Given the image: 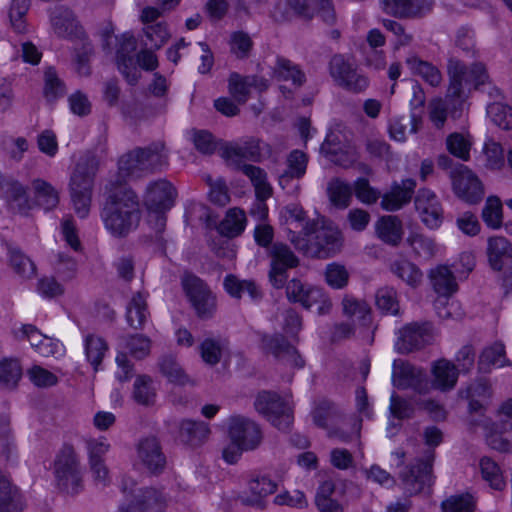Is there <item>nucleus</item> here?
<instances>
[{
    "mask_svg": "<svg viewBox=\"0 0 512 512\" xmlns=\"http://www.w3.org/2000/svg\"><path fill=\"white\" fill-rule=\"evenodd\" d=\"M106 187L108 195L101 210L105 228L115 237H126L135 230L141 220V210L137 194L126 186Z\"/></svg>",
    "mask_w": 512,
    "mask_h": 512,
    "instance_id": "f257e3e1",
    "label": "nucleus"
},
{
    "mask_svg": "<svg viewBox=\"0 0 512 512\" xmlns=\"http://www.w3.org/2000/svg\"><path fill=\"white\" fill-rule=\"evenodd\" d=\"M289 239L299 252L311 258L332 257L342 246L340 230L324 218L306 222L299 234L290 231Z\"/></svg>",
    "mask_w": 512,
    "mask_h": 512,
    "instance_id": "f03ea898",
    "label": "nucleus"
},
{
    "mask_svg": "<svg viewBox=\"0 0 512 512\" xmlns=\"http://www.w3.org/2000/svg\"><path fill=\"white\" fill-rule=\"evenodd\" d=\"M168 165V155L162 142H155L145 148L137 147L118 160V174L112 181L114 186H124L128 179L161 171Z\"/></svg>",
    "mask_w": 512,
    "mask_h": 512,
    "instance_id": "7ed1b4c3",
    "label": "nucleus"
},
{
    "mask_svg": "<svg viewBox=\"0 0 512 512\" xmlns=\"http://www.w3.org/2000/svg\"><path fill=\"white\" fill-rule=\"evenodd\" d=\"M99 169V158L87 151L78 160L70 177V195L75 212L85 218L90 211L94 179Z\"/></svg>",
    "mask_w": 512,
    "mask_h": 512,
    "instance_id": "20e7f679",
    "label": "nucleus"
},
{
    "mask_svg": "<svg viewBox=\"0 0 512 512\" xmlns=\"http://www.w3.org/2000/svg\"><path fill=\"white\" fill-rule=\"evenodd\" d=\"M447 73L449 76L447 97L460 103L473 89H479L488 79L484 64L477 62L468 68L465 63L454 57L448 60Z\"/></svg>",
    "mask_w": 512,
    "mask_h": 512,
    "instance_id": "39448f33",
    "label": "nucleus"
},
{
    "mask_svg": "<svg viewBox=\"0 0 512 512\" xmlns=\"http://www.w3.org/2000/svg\"><path fill=\"white\" fill-rule=\"evenodd\" d=\"M54 476L57 488L68 495L83 490V474L79 457L71 445L65 444L54 460Z\"/></svg>",
    "mask_w": 512,
    "mask_h": 512,
    "instance_id": "423d86ee",
    "label": "nucleus"
},
{
    "mask_svg": "<svg viewBox=\"0 0 512 512\" xmlns=\"http://www.w3.org/2000/svg\"><path fill=\"white\" fill-rule=\"evenodd\" d=\"M433 461L434 451L429 450L424 458L417 459L415 463L406 466L400 472L402 488L407 496H414L425 490H430L433 484Z\"/></svg>",
    "mask_w": 512,
    "mask_h": 512,
    "instance_id": "0eeeda50",
    "label": "nucleus"
},
{
    "mask_svg": "<svg viewBox=\"0 0 512 512\" xmlns=\"http://www.w3.org/2000/svg\"><path fill=\"white\" fill-rule=\"evenodd\" d=\"M254 406L260 414L264 415L279 430L286 431L293 423L292 408L288 401L275 392H259Z\"/></svg>",
    "mask_w": 512,
    "mask_h": 512,
    "instance_id": "6e6552de",
    "label": "nucleus"
},
{
    "mask_svg": "<svg viewBox=\"0 0 512 512\" xmlns=\"http://www.w3.org/2000/svg\"><path fill=\"white\" fill-rule=\"evenodd\" d=\"M267 256L270 259L269 281L274 288L281 289L287 281L288 270L298 267L300 260L290 246L283 242H274L267 249Z\"/></svg>",
    "mask_w": 512,
    "mask_h": 512,
    "instance_id": "1a4fd4ad",
    "label": "nucleus"
},
{
    "mask_svg": "<svg viewBox=\"0 0 512 512\" xmlns=\"http://www.w3.org/2000/svg\"><path fill=\"white\" fill-rule=\"evenodd\" d=\"M182 286L196 315L202 320L212 318L216 311V297L209 287L193 274L184 275Z\"/></svg>",
    "mask_w": 512,
    "mask_h": 512,
    "instance_id": "9d476101",
    "label": "nucleus"
},
{
    "mask_svg": "<svg viewBox=\"0 0 512 512\" xmlns=\"http://www.w3.org/2000/svg\"><path fill=\"white\" fill-rule=\"evenodd\" d=\"M455 195L468 204L479 203L484 196V188L478 177L463 164L450 171Z\"/></svg>",
    "mask_w": 512,
    "mask_h": 512,
    "instance_id": "9b49d317",
    "label": "nucleus"
},
{
    "mask_svg": "<svg viewBox=\"0 0 512 512\" xmlns=\"http://www.w3.org/2000/svg\"><path fill=\"white\" fill-rule=\"evenodd\" d=\"M395 348L400 354L420 350L432 341V325L429 322H413L398 331Z\"/></svg>",
    "mask_w": 512,
    "mask_h": 512,
    "instance_id": "f8f14e48",
    "label": "nucleus"
},
{
    "mask_svg": "<svg viewBox=\"0 0 512 512\" xmlns=\"http://www.w3.org/2000/svg\"><path fill=\"white\" fill-rule=\"evenodd\" d=\"M392 381L398 389L411 388L420 394L428 392L430 388L426 371L402 360L393 363Z\"/></svg>",
    "mask_w": 512,
    "mask_h": 512,
    "instance_id": "ddd939ff",
    "label": "nucleus"
},
{
    "mask_svg": "<svg viewBox=\"0 0 512 512\" xmlns=\"http://www.w3.org/2000/svg\"><path fill=\"white\" fill-rule=\"evenodd\" d=\"M320 152L331 162L343 168L352 166L358 159V153L339 132H329L320 147Z\"/></svg>",
    "mask_w": 512,
    "mask_h": 512,
    "instance_id": "4468645a",
    "label": "nucleus"
},
{
    "mask_svg": "<svg viewBox=\"0 0 512 512\" xmlns=\"http://www.w3.org/2000/svg\"><path fill=\"white\" fill-rule=\"evenodd\" d=\"M262 142L255 137H249L240 143H230L222 148L221 156L226 162L239 168L240 165H245L242 160L251 162H261L262 160Z\"/></svg>",
    "mask_w": 512,
    "mask_h": 512,
    "instance_id": "2eb2a0df",
    "label": "nucleus"
},
{
    "mask_svg": "<svg viewBox=\"0 0 512 512\" xmlns=\"http://www.w3.org/2000/svg\"><path fill=\"white\" fill-rule=\"evenodd\" d=\"M414 204L422 223L429 229H437L444 219L442 205L437 195L426 188L419 189Z\"/></svg>",
    "mask_w": 512,
    "mask_h": 512,
    "instance_id": "dca6fc26",
    "label": "nucleus"
},
{
    "mask_svg": "<svg viewBox=\"0 0 512 512\" xmlns=\"http://www.w3.org/2000/svg\"><path fill=\"white\" fill-rule=\"evenodd\" d=\"M229 437L234 443L245 450H254L262 440L259 426L252 420L242 416L229 419Z\"/></svg>",
    "mask_w": 512,
    "mask_h": 512,
    "instance_id": "f3484780",
    "label": "nucleus"
},
{
    "mask_svg": "<svg viewBox=\"0 0 512 512\" xmlns=\"http://www.w3.org/2000/svg\"><path fill=\"white\" fill-rule=\"evenodd\" d=\"M177 190L166 179L149 183L144 196V203L149 211L167 212L174 204Z\"/></svg>",
    "mask_w": 512,
    "mask_h": 512,
    "instance_id": "a211bd4d",
    "label": "nucleus"
},
{
    "mask_svg": "<svg viewBox=\"0 0 512 512\" xmlns=\"http://www.w3.org/2000/svg\"><path fill=\"white\" fill-rule=\"evenodd\" d=\"M458 395L468 401L469 414L486 411L493 396L492 384L486 377H477L466 387L461 388Z\"/></svg>",
    "mask_w": 512,
    "mask_h": 512,
    "instance_id": "6ab92c4d",
    "label": "nucleus"
},
{
    "mask_svg": "<svg viewBox=\"0 0 512 512\" xmlns=\"http://www.w3.org/2000/svg\"><path fill=\"white\" fill-rule=\"evenodd\" d=\"M137 41L134 36L124 34L116 51V62L118 70L124 76L128 84L135 85L140 77L133 57Z\"/></svg>",
    "mask_w": 512,
    "mask_h": 512,
    "instance_id": "aec40b11",
    "label": "nucleus"
},
{
    "mask_svg": "<svg viewBox=\"0 0 512 512\" xmlns=\"http://www.w3.org/2000/svg\"><path fill=\"white\" fill-rule=\"evenodd\" d=\"M383 10L396 18H420L429 13L434 0H381Z\"/></svg>",
    "mask_w": 512,
    "mask_h": 512,
    "instance_id": "412c9836",
    "label": "nucleus"
},
{
    "mask_svg": "<svg viewBox=\"0 0 512 512\" xmlns=\"http://www.w3.org/2000/svg\"><path fill=\"white\" fill-rule=\"evenodd\" d=\"M416 181L412 178L394 181L390 190L383 194L380 206L385 211H397L408 204L414 194Z\"/></svg>",
    "mask_w": 512,
    "mask_h": 512,
    "instance_id": "4be33fe9",
    "label": "nucleus"
},
{
    "mask_svg": "<svg viewBox=\"0 0 512 512\" xmlns=\"http://www.w3.org/2000/svg\"><path fill=\"white\" fill-rule=\"evenodd\" d=\"M137 455L151 473L160 474L165 469L166 457L156 437L149 436L141 439L137 445Z\"/></svg>",
    "mask_w": 512,
    "mask_h": 512,
    "instance_id": "5701e85b",
    "label": "nucleus"
},
{
    "mask_svg": "<svg viewBox=\"0 0 512 512\" xmlns=\"http://www.w3.org/2000/svg\"><path fill=\"white\" fill-rule=\"evenodd\" d=\"M49 16L52 28L59 37L80 38L83 35L82 27L69 8L62 5L55 6L49 10Z\"/></svg>",
    "mask_w": 512,
    "mask_h": 512,
    "instance_id": "b1692460",
    "label": "nucleus"
},
{
    "mask_svg": "<svg viewBox=\"0 0 512 512\" xmlns=\"http://www.w3.org/2000/svg\"><path fill=\"white\" fill-rule=\"evenodd\" d=\"M287 299L292 303H299L305 309H310L312 305L318 303L324 296L322 289L304 284L301 280L293 278L286 281L284 285Z\"/></svg>",
    "mask_w": 512,
    "mask_h": 512,
    "instance_id": "393cba45",
    "label": "nucleus"
},
{
    "mask_svg": "<svg viewBox=\"0 0 512 512\" xmlns=\"http://www.w3.org/2000/svg\"><path fill=\"white\" fill-rule=\"evenodd\" d=\"M248 487L250 495L240 497L241 503L246 506L264 509V499L276 491L277 484L269 477L262 475L251 478Z\"/></svg>",
    "mask_w": 512,
    "mask_h": 512,
    "instance_id": "a878e982",
    "label": "nucleus"
},
{
    "mask_svg": "<svg viewBox=\"0 0 512 512\" xmlns=\"http://www.w3.org/2000/svg\"><path fill=\"white\" fill-rule=\"evenodd\" d=\"M210 434L209 425L203 421L184 419L179 423V439L192 448L203 445Z\"/></svg>",
    "mask_w": 512,
    "mask_h": 512,
    "instance_id": "bb28decb",
    "label": "nucleus"
},
{
    "mask_svg": "<svg viewBox=\"0 0 512 512\" xmlns=\"http://www.w3.org/2000/svg\"><path fill=\"white\" fill-rule=\"evenodd\" d=\"M375 230L380 240L393 247L401 243L404 234L402 221L395 215L381 216L375 223Z\"/></svg>",
    "mask_w": 512,
    "mask_h": 512,
    "instance_id": "cd10ccee",
    "label": "nucleus"
},
{
    "mask_svg": "<svg viewBox=\"0 0 512 512\" xmlns=\"http://www.w3.org/2000/svg\"><path fill=\"white\" fill-rule=\"evenodd\" d=\"M9 259V263L13 271L24 279H31L36 275L35 263L14 243L4 241Z\"/></svg>",
    "mask_w": 512,
    "mask_h": 512,
    "instance_id": "c85d7f7f",
    "label": "nucleus"
},
{
    "mask_svg": "<svg viewBox=\"0 0 512 512\" xmlns=\"http://www.w3.org/2000/svg\"><path fill=\"white\" fill-rule=\"evenodd\" d=\"M488 262L494 271H501L504 263L512 259V244L503 236H493L487 241Z\"/></svg>",
    "mask_w": 512,
    "mask_h": 512,
    "instance_id": "c756f323",
    "label": "nucleus"
},
{
    "mask_svg": "<svg viewBox=\"0 0 512 512\" xmlns=\"http://www.w3.org/2000/svg\"><path fill=\"white\" fill-rule=\"evenodd\" d=\"M432 374L434 376V387L441 391H449L457 384L459 370L451 361L440 359L433 363Z\"/></svg>",
    "mask_w": 512,
    "mask_h": 512,
    "instance_id": "7c9ffc66",
    "label": "nucleus"
},
{
    "mask_svg": "<svg viewBox=\"0 0 512 512\" xmlns=\"http://www.w3.org/2000/svg\"><path fill=\"white\" fill-rule=\"evenodd\" d=\"M25 502L19 489L0 472V512H21Z\"/></svg>",
    "mask_w": 512,
    "mask_h": 512,
    "instance_id": "2f4dec72",
    "label": "nucleus"
},
{
    "mask_svg": "<svg viewBox=\"0 0 512 512\" xmlns=\"http://www.w3.org/2000/svg\"><path fill=\"white\" fill-rule=\"evenodd\" d=\"M150 317L146 298L142 293H135L126 307L127 324L135 330H142Z\"/></svg>",
    "mask_w": 512,
    "mask_h": 512,
    "instance_id": "473e14b6",
    "label": "nucleus"
},
{
    "mask_svg": "<svg viewBox=\"0 0 512 512\" xmlns=\"http://www.w3.org/2000/svg\"><path fill=\"white\" fill-rule=\"evenodd\" d=\"M224 289L233 298L240 299L243 292H247L253 301H259L263 297V292L253 280H240L233 274L224 278Z\"/></svg>",
    "mask_w": 512,
    "mask_h": 512,
    "instance_id": "72a5a7b5",
    "label": "nucleus"
},
{
    "mask_svg": "<svg viewBox=\"0 0 512 512\" xmlns=\"http://www.w3.org/2000/svg\"><path fill=\"white\" fill-rule=\"evenodd\" d=\"M273 76L279 81H291L295 87H301L306 82V75L300 66L282 56L276 58Z\"/></svg>",
    "mask_w": 512,
    "mask_h": 512,
    "instance_id": "f704fd0d",
    "label": "nucleus"
},
{
    "mask_svg": "<svg viewBox=\"0 0 512 512\" xmlns=\"http://www.w3.org/2000/svg\"><path fill=\"white\" fill-rule=\"evenodd\" d=\"M131 497L144 512H156L166 506L167 498L162 491L149 487L131 490Z\"/></svg>",
    "mask_w": 512,
    "mask_h": 512,
    "instance_id": "c9c22d12",
    "label": "nucleus"
},
{
    "mask_svg": "<svg viewBox=\"0 0 512 512\" xmlns=\"http://www.w3.org/2000/svg\"><path fill=\"white\" fill-rule=\"evenodd\" d=\"M430 279L438 297L451 296L458 289L453 272L444 265H440L430 272Z\"/></svg>",
    "mask_w": 512,
    "mask_h": 512,
    "instance_id": "e433bc0d",
    "label": "nucleus"
},
{
    "mask_svg": "<svg viewBox=\"0 0 512 512\" xmlns=\"http://www.w3.org/2000/svg\"><path fill=\"white\" fill-rule=\"evenodd\" d=\"M505 357V347L501 342H495L491 346L483 349L478 360V370L480 373H489L493 366L503 367L511 365Z\"/></svg>",
    "mask_w": 512,
    "mask_h": 512,
    "instance_id": "4c0bfd02",
    "label": "nucleus"
},
{
    "mask_svg": "<svg viewBox=\"0 0 512 512\" xmlns=\"http://www.w3.org/2000/svg\"><path fill=\"white\" fill-rule=\"evenodd\" d=\"M2 188L10 208L21 214L27 213L30 209V204L25 187L18 181H8L4 182Z\"/></svg>",
    "mask_w": 512,
    "mask_h": 512,
    "instance_id": "58836bf2",
    "label": "nucleus"
},
{
    "mask_svg": "<svg viewBox=\"0 0 512 512\" xmlns=\"http://www.w3.org/2000/svg\"><path fill=\"white\" fill-rule=\"evenodd\" d=\"M406 64L413 74L419 75L432 87H437L441 83L442 74L432 63L421 60L417 56H410L406 59Z\"/></svg>",
    "mask_w": 512,
    "mask_h": 512,
    "instance_id": "ea45409f",
    "label": "nucleus"
},
{
    "mask_svg": "<svg viewBox=\"0 0 512 512\" xmlns=\"http://www.w3.org/2000/svg\"><path fill=\"white\" fill-rule=\"evenodd\" d=\"M390 271L393 275L411 287H417L421 283L423 277L421 270L407 259H397L392 261L390 264Z\"/></svg>",
    "mask_w": 512,
    "mask_h": 512,
    "instance_id": "a19ab883",
    "label": "nucleus"
},
{
    "mask_svg": "<svg viewBox=\"0 0 512 512\" xmlns=\"http://www.w3.org/2000/svg\"><path fill=\"white\" fill-rule=\"evenodd\" d=\"M342 310L347 317H357L362 326L368 327L371 324V307L364 300L345 295L342 299Z\"/></svg>",
    "mask_w": 512,
    "mask_h": 512,
    "instance_id": "79ce46f5",
    "label": "nucleus"
},
{
    "mask_svg": "<svg viewBox=\"0 0 512 512\" xmlns=\"http://www.w3.org/2000/svg\"><path fill=\"white\" fill-rule=\"evenodd\" d=\"M245 213L238 208H232L218 226V232L221 236L234 238L239 236L245 229Z\"/></svg>",
    "mask_w": 512,
    "mask_h": 512,
    "instance_id": "37998d69",
    "label": "nucleus"
},
{
    "mask_svg": "<svg viewBox=\"0 0 512 512\" xmlns=\"http://www.w3.org/2000/svg\"><path fill=\"white\" fill-rule=\"evenodd\" d=\"M157 397L153 380L148 375L137 376L133 384L132 398L139 405L152 406Z\"/></svg>",
    "mask_w": 512,
    "mask_h": 512,
    "instance_id": "c03bdc74",
    "label": "nucleus"
},
{
    "mask_svg": "<svg viewBox=\"0 0 512 512\" xmlns=\"http://www.w3.org/2000/svg\"><path fill=\"white\" fill-rule=\"evenodd\" d=\"M479 468L482 479L490 488L498 491L504 490L506 481L500 466L490 457H482L479 461Z\"/></svg>",
    "mask_w": 512,
    "mask_h": 512,
    "instance_id": "a18cd8bd",
    "label": "nucleus"
},
{
    "mask_svg": "<svg viewBox=\"0 0 512 512\" xmlns=\"http://www.w3.org/2000/svg\"><path fill=\"white\" fill-rule=\"evenodd\" d=\"M84 346L87 361L92 365L94 371H98L108 351L107 342L100 336L88 334L84 339Z\"/></svg>",
    "mask_w": 512,
    "mask_h": 512,
    "instance_id": "49530a36",
    "label": "nucleus"
},
{
    "mask_svg": "<svg viewBox=\"0 0 512 512\" xmlns=\"http://www.w3.org/2000/svg\"><path fill=\"white\" fill-rule=\"evenodd\" d=\"M291 347L292 345L283 334H263L261 337V349L263 352L272 354L276 359L284 360Z\"/></svg>",
    "mask_w": 512,
    "mask_h": 512,
    "instance_id": "de8ad7c7",
    "label": "nucleus"
},
{
    "mask_svg": "<svg viewBox=\"0 0 512 512\" xmlns=\"http://www.w3.org/2000/svg\"><path fill=\"white\" fill-rule=\"evenodd\" d=\"M159 369L161 374L171 383L177 385H186L192 383L189 376L184 372L177 360L171 356H163L159 359Z\"/></svg>",
    "mask_w": 512,
    "mask_h": 512,
    "instance_id": "09e8293b",
    "label": "nucleus"
},
{
    "mask_svg": "<svg viewBox=\"0 0 512 512\" xmlns=\"http://www.w3.org/2000/svg\"><path fill=\"white\" fill-rule=\"evenodd\" d=\"M327 193L329 200L335 207L345 209L351 203L353 187L350 184L336 178L328 184Z\"/></svg>",
    "mask_w": 512,
    "mask_h": 512,
    "instance_id": "8fccbe9b",
    "label": "nucleus"
},
{
    "mask_svg": "<svg viewBox=\"0 0 512 512\" xmlns=\"http://www.w3.org/2000/svg\"><path fill=\"white\" fill-rule=\"evenodd\" d=\"M121 343L129 354L137 360H142L150 354L151 340L144 334L137 333L122 336Z\"/></svg>",
    "mask_w": 512,
    "mask_h": 512,
    "instance_id": "3c124183",
    "label": "nucleus"
},
{
    "mask_svg": "<svg viewBox=\"0 0 512 512\" xmlns=\"http://www.w3.org/2000/svg\"><path fill=\"white\" fill-rule=\"evenodd\" d=\"M32 185L35 191L36 202L39 206L48 211L58 205V192L50 183L42 179H35Z\"/></svg>",
    "mask_w": 512,
    "mask_h": 512,
    "instance_id": "603ef678",
    "label": "nucleus"
},
{
    "mask_svg": "<svg viewBox=\"0 0 512 512\" xmlns=\"http://www.w3.org/2000/svg\"><path fill=\"white\" fill-rule=\"evenodd\" d=\"M481 218L491 229H499L503 223L502 202L497 196H489L482 209Z\"/></svg>",
    "mask_w": 512,
    "mask_h": 512,
    "instance_id": "864d4df0",
    "label": "nucleus"
},
{
    "mask_svg": "<svg viewBox=\"0 0 512 512\" xmlns=\"http://www.w3.org/2000/svg\"><path fill=\"white\" fill-rule=\"evenodd\" d=\"M22 377V367L17 358L0 360V383L8 388H15Z\"/></svg>",
    "mask_w": 512,
    "mask_h": 512,
    "instance_id": "5fc2aeb1",
    "label": "nucleus"
},
{
    "mask_svg": "<svg viewBox=\"0 0 512 512\" xmlns=\"http://www.w3.org/2000/svg\"><path fill=\"white\" fill-rule=\"evenodd\" d=\"M416 257L423 260L432 259L437 252V245L434 240L423 234H415L407 239Z\"/></svg>",
    "mask_w": 512,
    "mask_h": 512,
    "instance_id": "6e6d98bb",
    "label": "nucleus"
},
{
    "mask_svg": "<svg viewBox=\"0 0 512 512\" xmlns=\"http://www.w3.org/2000/svg\"><path fill=\"white\" fill-rule=\"evenodd\" d=\"M376 306L383 313L398 315L399 314V301L397 291L393 287L379 288L375 295Z\"/></svg>",
    "mask_w": 512,
    "mask_h": 512,
    "instance_id": "4d7b16f0",
    "label": "nucleus"
},
{
    "mask_svg": "<svg viewBox=\"0 0 512 512\" xmlns=\"http://www.w3.org/2000/svg\"><path fill=\"white\" fill-rule=\"evenodd\" d=\"M487 115L498 127L509 130L512 128V107L501 102H493L487 106Z\"/></svg>",
    "mask_w": 512,
    "mask_h": 512,
    "instance_id": "13d9d810",
    "label": "nucleus"
},
{
    "mask_svg": "<svg viewBox=\"0 0 512 512\" xmlns=\"http://www.w3.org/2000/svg\"><path fill=\"white\" fill-rule=\"evenodd\" d=\"M44 96L48 101L63 97L66 93L64 82L58 77L54 68L49 67L44 74Z\"/></svg>",
    "mask_w": 512,
    "mask_h": 512,
    "instance_id": "bf43d9fd",
    "label": "nucleus"
},
{
    "mask_svg": "<svg viewBox=\"0 0 512 512\" xmlns=\"http://www.w3.org/2000/svg\"><path fill=\"white\" fill-rule=\"evenodd\" d=\"M228 82L229 92L233 98L239 104L246 103L251 90V83L248 81V76H241L234 72L230 74Z\"/></svg>",
    "mask_w": 512,
    "mask_h": 512,
    "instance_id": "052dcab7",
    "label": "nucleus"
},
{
    "mask_svg": "<svg viewBox=\"0 0 512 512\" xmlns=\"http://www.w3.org/2000/svg\"><path fill=\"white\" fill-rule=\"evenodd\" d=\"M325 281L333 289H343L348 285L349 272L344 265L333 262L325 268Z\"/></svg>",
    "mask_w": 512,
    "mask_h": 512,
    "instance_id": "680f3d73",
    "label": "nucleus"
},
{
    "mask_svg": "<svg viewBox=\"0 0 512 512\" xmlns=\"http://www.w3.org/2000/svg\"><path fill=\"white\" fill-rule=\"evenodd\" d=\"M353 191L356 198L366 205L375 204L383 196L377 188L370 185L368 179L363 177L358 178L354 182Z\"/></svg>",
    "mask_w": 512,
    "mask_h": 512,
    "instance_id": "e2e57ef3",
    "label": "nucleus"
},
{
    "mask_svg": "<svg viewBox=\"0 0 512 512\" xmlns=\"http://www.w3.org/2000/svg\"><path fill=\"white\" fill-rule=\"evenodd\" d=\"M29 0H12L9 18L15 32L24 33L26 31L25 15L29 9Z\"/></svg>",
    "mask_w": 512,
    "mask_h": 512,
    "instance_id": "0e129e2a",
    "label": "nucleus"
},
{
    "mask_svg": "<svg viewBox=\"0 0 512 512\" xmlns=\"http://www.w3.org/2000/svg\"><path fill=\"white\" fill-rule=\"evenodd\" d=\"M475 500L470 494L452 496L442 502L443 512H474Z\"/></svg>",
    "mask_w": 512,
    "mask_h": 512,
    "instance_id": "69168bd1",
    "label": "nucleus"
},
{
    "mask_svg": "<svg viewBox=\"0 0 512 512\" xmlns=\"http://www.w3.org/2000/svg\"><path fill=\"white\" fill-rule=\"evenodd\" d=\"M356 70L341 54H335L329 62L330 75L337 85Z\"/></svg>",
    "mask_w": 512,
    "mask_h": 512,
    "instance_id": "338daca9",
    "label": "nucleus"
},
{
    "mask_svg": "<svg viewBox=\"0 0 512 512\" xmlns=\"http://www.w3.org/2000/svg\"><path fill=\"white\" fill-rule=\"evenodd\" d=\"M286 164L285 171L296 179H301L306 173L308 157L303 151L295 149L287 156Z\"/></svg>",
    "mask_w": 512,
    "mask_h": 512,
    "instance_id": "774afa93",
    "label": "nucleus"
}]
</instances>
